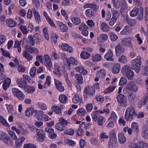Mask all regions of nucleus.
Returning a JSON list of instances; mask_svg holds the SVG:
<instances>
[{
    "label": "nucleus",
    "mask_w": 148,
    "mask_h": 148,
    "mask_svg": "<svg viewBox=\"0 0 148 148\" xmlns=\"http://www.w3.org/2000/svg\"><path fill=\"white\" fill-rule=\"evenodd\" d=\"M141 60V57L138 56L136 58L132 60L131 61V67L137 73H138L140 70Z\"/></svg>",
    "instance_id": "obj_1"
},
{
    "label": "nucleus",
    "mask_w": 148,
    "mask_h": 148,
    "mask_svg": "<svg viewBox=\"0 0 148 148\" xmlns=\"http://www.w3.org/2000/svg\"><path fill=\"white\" fill-rule=\"evenodd\" d=\"M123 74L130 79H132L134 75V73L131 70L130 66L129 65L124 66L121 69Z\"/></svg>",
    "instance_id": "obj_2"
},
{
    "label": "nucleus",
    "mask_w": 148,
    "mask_h": 148,
    "mask_svg": "<svg viewBox=\"0 0 148 148\" xmlns=\"http://www.w3.org/2000/svg\"><path fill=\"white\" fill-rule=\"evenodd\" d=\"M136 115L135 109L133 107H129L125 110V117L127 121H131Z\"/></svg>",
    "instance_id": "obj_3"
},
{
    "label": "nucleus",
    "mask_w": 148,
    "mask_h": 148,
    "mask_svg": "<svg viewBox=\"0 0 148 148\" xmlns=\"http://www.w3.org/2000/svg\"><path fill=\"white\" fill-rule=\"evenodd\" d=\"M16 124L18 125V128H17L16 126H12L11 127V130L13 131H15L18 134H20L21 133L24 136L27 135L29 133V132L27 129H24L23 126L21 125V124L18 122H16Z\"/></svg>",
    "instance_id": "obj_4"
},
{
    "label": "nucleus",
    "mask_w": 148,
    "mask_h": 148,
    "mask_svg": "<svg viewBox=\"0 0 148 148\" xmlns=\"http://www.w3.org/2000/svg\"><path fill=\"white\" fill-rule=\"evenodd\" d=\"M11 90L12 94L18 100L23 101L25 99V95L21 90L16 88H12Z\"/></svg>",
    "instance_id": "obj_5"
},
{
    "label": "nucleus",
    "mask_w": 148,
    "mask_h": 148,
    "mask_svg": "<svg viewBox=\"0 0 148 148\" xmlns=\"http://www.w3.org/2000/svg\"><path fill=\"white\" fill-rule=\"evenodd\" d=\"M114 6L116 8L119 7L121 8V10L126 9L127 7V5L125 0H112Z\"/></svg>",
    "instance_id": "obj_6"
},
{
    "label": "nucleus",
    "mask_w": 148,
    "mask_h": 148,
    "mask_svg": "<svg viewBox=\"0 0 148 148\" xmlns=\"http://www.w3.org/2000/svg\"><path fill=\"white\" fill-rule=\"evenodd\" d=\"M112 17L109 22V25L111 26H113L118 19L119 16V13L117 10L113 8L111 9Z\"/></svg>",
    "instance_id": "obj_7"
},
{
    "label": "nucleus",
    "mask_w": 148,
    "mask_h": 148,
    "mask_svg": "<svg viewBox=\"0 0 148 148\" xmlns=\"http://www.w3.org/2000/svg\"><path fill=\"white\" fill-rule=\"evenodd\" d=\"M119 105L122 107H126L128 106V102L126 97L124 95L120 94L116 98Z\"/></svg>",
    "instance_id": "obj_8"
},
{
    "label": "nucleus",
    "mask_w": 148,
    "mask_h": 148,
    "mask_svg": "<svg viewBox=\"0 0 148 148\" xmlns=\"http://www.w3.org/2000/svg\"><path fill=\"white\" fill-rule=\"evenodd\" d=\"M128 148H148V145L143 142H139L137 144L132 142L129 144Z\"/></svg>",
    "instance_id": "obj_9"
},
{
    "label": "nucleus",
    "mask_w": 148,
    "mask_h": 148,
    "mask_svg": "<svg viewBox=\"0 0 148 148\" xmlns=\"http://www.w3.org/2000/svg\"><path fill=\"white\" fill-rule=\"evenodd\" d=\"M37 140L42 142L45 138V133L41 129H37L36 130Z\"/></svg>",
    "instance_id": "obj_10"
},
{
    "label": "nucleus",
    "mask_w": 148,
    "mask_h": 148,
    "mask_svg": "<svg viewBox=\"0 0 148 148\" xmlns=\"http://www.w3.org/2000/svg\"><path fill=\"white\" fill-rule=\"evenodd\" d=\"M126 88L130 91L136 92L138 90V87L134 82L130 81L127 84Z\"/></svg>",
    "instance_id": "obj_11"
},
{
    "label": "nucleus",
    "mask_w": 148,
    "mask_h": 148,
    "mask_svg": "<svg viewBox=\"0 0 148 148\" xmlns=\"http://www.w3.org/2000/svg\"><path fill=\"white\" fill-rule=\"evenodd\" d=\"M132 40V38L130 37L123 39L121 42L124 46L133 48Z\"/></svg>",
    "instance_id": "obj_12"
},
{
    "label": "nucleus",
    "mask_w": 148,
    "mask_h": 148,
    "mask_svg": "<svg viewBox=\"0 0 148 148\" xmlns=\"http://www.w3.org/2000/svg\"><path fill=\"white\" fill-rule=\"evenodd\" d=\"M142 136L145 139L148 138V125H143L141 128Z\"/></svg>",
    "instance_id": "obj_13"
},
{
    "label": "nucleus",
    "mask_w": 148,
    "mask_h": 148,
    "mask_svg": "<svg viewBox=\"0 0 148 148\" xmlns=\"http://www.w3.org/2000/svg\"><path fill=\"white\" fill-rule=\"evenodd\" d=\"M45 66L49 68H52V63L50 57L47 54H45L43 57Z\"/></svg>",
    "instance_id": "obj_14"
},
{
    "label": "nucleus",
    "mask_w": 148,
    "mask_h": 148,
    "mask_svg": "<svg viewBox=\"0 0 148 148\" xmlns=\"http://www.w3.org/2000/svg\"><path fill=\"white\" fill-rule=\"evenodd\" d=\"M95 92V89L92 86H87L84 90V95L92 96Z\"/></svg>",
    "instance_id": "obj_15"
},
{
    "label": "nucleus",
    "mask_w": 148,
    "mask_h": 148,
    "mask_svg": "<svg viewBox=\"0 0 148 148\" xmlns=\"http://www.w3.org/2000/svg\"><path fill=\"white\" fill-rule=\"evenodd\" d=\"M56 23L58 27L62 32H66L68 30V27L65 24L58 21H56Z\"/></svg>",
    "instance_id": "obj_16"
},
{
    "label": "nucleus",
    "mask_w": 148,
    "mask_h": 148,
    "mask_svg": "<svg viewBox=\"0 0 148 148\" xmlns=\"http://www.w3.org/2000/svg\"><path fill=\"white\" fill-rule=\"evenodd\" d=\"M54 81L57 89L60 91L63 92L64 90V88L62 86L61 82L56 79H54Z\"/></svg>",
    "instance_id": "obj_17"
},
{
    "label": "nucleus",
    "mask_w": 148,
    "mask_h": 148,
    "mask_svg": "<svg viewBox=\"0 0 148 148\" xmlns=\"http://www.w3.org/2000/svg\"><path fill=\"white\" fill-rule=\"evenodd\" d=\"M25 138L24 136H21L15 140V145L18 148H20L22 145L23 142L25 140Z\"/></svg>",
    "instance_id": "obj_18"
},
{
    "label": "nucleus",
    "mask_w": 148,
    "mask_h": 148,
    "mask_svg": "<svg viewBox=\"0 0 148 148\" xmlns=\"http://www.w3.org/2000/svg\"><path fill=\"white\" fill-rule=\"evenodd\" d=\"M107 51V53L104 56V58H106L107 61H113L114 60L113 58L114 55L112 51L110 49H108Z\"/></svg>",
    "instance_id": "obj_19"
},
{
    "label": "nucleus",
    "mask_w": 148,
    "mask_h": 148,
    "mask_svg": "<svg viewBox=\"0 0 148 148\" xmlns=\"http://www.w3.org/2000/svg\"><path fill=\"white\" fill-rule=\"evenodd\" d=\"M63 108V106L62 105L59 106L52 105L51 107V109L56 114H59L61 113Z\"/></svg>",
    "instance_id": "obj_20"
},
{
    "label": "nucleus",
    "mask_w": 148,
    "mask_h": 148,
    "mask_svg": "<svg viewBox=\"0 0 148 148\" xmlns=\"http://www.w3.org/2000/svg\"><path fill=\"white\" fill-rule=\"evenodd\" d=\"M118 139L121 144H123L126 141V138L124 134L122 132H119L118 135Z\"/></svg>",
    "instance_id": "obj_21"
},
{
    "label": "nucleus",
    "mask_w": 148,
    "mask_h": 148,
    "mask_svg": "<svg viewBox=\"0 0 148 148\" xmlns=\"http://www.w3.org/2000/svg\"><path fill=\"white\" fill-rule=\"evenodd\" d=\"M61 47L63 51H67L69 53H72L73 51L72 48L69 46L68 44L63 43L61 45Z\"/></svg>",
    "instance_id": "obj_22"
},
{
    "label": "nucleus",
    "mask_w": 148,
    "mask_h": 148,
    "mask_svg": "<svg viewBox=\"0 0 148 148\" xmlns=\"http://www.w3.org/2000/svg\"><path fill=\"white\" fill-rule=\"evenodd\" d=\"M16 23L11 18H8L6 21V25L10 27H13L16 25Z\"/></svg>",
    "instance_id": "obj_23"
},
{
    "label": "nucleus",
    "mask_w": 148,
    "mask_h": 148,
    "mask_svg": "<svg viewBox=\"0 0 148 148\" xmlns=\"http://www.w3.org/2000/svg\"><path fill=\"white\" fill-rule=\"evenodd\" d=\"M32 11L34 14L36 21L38 23H39L41 21L40 16L39 13L36 11L34 8H32Z\"/></svg>",
    "instance_id": "obj_24"
},
{
    "label": "nucleus",
    "mask_w": 148,
    "mask_h": 148,
    "mask_svg": "<svg viewBox=\"0 0 148 148\" xmlns=\"http://www.w3.org/2000/svg\"><path fill=\"white\" fill-rule=\"evenodd\" d=\"M54 70L53 71V73L56 75L60 76L61 75V69L58 65L57 63H55L54 66Z\"/></svg>",
    "instance_id": "obj_25"
},
{
    "label": "nucleus",
    "mask_w": 148,
    "mask_h": 148,
    "mask_svg": "<svg viewBox=\"0 0 148 148\" xmlns=\"http://www.w3.org/2000/svg\"><path fill=\"white\" fill-rule=\"evenodd\" d=\"M132 29L131 27L128 26H125L123 29L120 32L121 35H127L130 34L131 32Z\"/></svg>",
    "instance_id": "obj_26"
},
{
    "label": "nucleus",
    "mask_w": 148,
    "mask_h": 148,
    "mask_svg": "<svg viewBox=\"0 0 148 148\" xmlns=\"http://www.w3.org/2000/svg\"><path fill=\"white\" fill-rule=\"evenodd\" d=\"M108 38V36L106 34H100L97 39L98 41L100 42H103L106 41Z\"/></svg>",
    "instance_id": "obj_27"
},
{
    "label": "nucleus",
    "mask_w": 148,
    "mask_h": 148,
    "mask_svg": "<svg viewBox=\"0 0 148 148\" xmlns=\"http://www.w3.org/2000/svg\"><path fill=\"white\" fill-rule=\"evenodd\" d=\"M117 139H110L108 145L110 148H114L116 147L117 145Z\"/></svg>",
    "instance_id": "obj_28"
},
{
    "label": "nucleus",
    "mask_w": 148,
    "mask_h": 148,
    "mask_svg": "<svg viewBox=\"0 0 148 148\" xmlns=\"http://www.w3.org/2000/svg\"><path fill=\"white\" fill-rule=\"evenodd\" d=\"M115 52L117 56L119 55L124 52V49L122 48V46L119 44L115 47Z\"/></svg>",
    "instance_id": "obj_29"
},
{
    "label": "nucleus",
    "mask_w": 148,
    "mask_h": 148,
    "mask_svg": "<svg viewBox=\"0 0 148 148\" xmlns=\"http://www.w3.org/2000/svg\"><path fill=\"white\" fill-rule=\"evenodd\" d=\"M11 83V80L9 78H7L5 80L3 84V89L5 90H7L9 87Z\"/></svg>",
    "instance_id": "obj_30"
},
{
    "label": "nucleus",
    "mask_w": 148,
    "mask_h": 148,
    "mask_svg": "<svg viewBox=\"0 0 148 148\" xmlns=\"http://www.w3.org/2000/svg\"><path fill=\"white\" fill-rule=\"evenodd\" d=\"M76 71L82 73L83 75H85L87 73V71L82 66H79L75 68Z\"/></svg>",
    "instance_id": "obj_31"
},
{
    "label": "nucleus",
    "mask_w": 148,
    "mask_h": 148,
    "mask_svg": "<svg viewBox=\"0 0 148 148\" xmlns=\"http://www.w3.org/2000/svg\"><path fill=\"white\" fill-rule=\"evenodd\" d=\"M131 127L132 130L136 134L139 132V125L137 123L133 122L131 124Z\"/></svg>",
    "instance_id": "obj_32"
},
{
    "label": "nucleus",
    "mask_w": 148,
    "mask_h": 148,
    "mask_svg": "<svg viewBox=\"0 0 148 148\" xmlns=\"http://www.w3.org/2000/svg\"><path fill=\"white\" fill-rule=\"evenodd\" d=\"M23 88L24 91L28 94L32 93L35 91V88L34 87L29 85L25 86Z\"/></svg>",
    "instance_id": "obj_33"
},
{
    "label": "nucleus",
    "mask_w": 148,
    "mask_h": 148,
    "mask_svg": "<svg viewBox=\"0 0 148 148\" xmlns=\"http://www.w3.org/2000/svg\"><path fill=\"white\" fill-rule=\"evenodd\" d=\"M72 101L74 103H77L79 102L80 104H82L83 103L82 98L80 97L79 96L77 95H75L73 97Z\"/></svg>",
    "instance_id": "obj_34"
},
{
    "label": "nucleus",
    "mask_w": 148,
    "mask_h": 148,
    "mask_svg": "<svg viewBox=\"0 0 148 148\" xmlns=\"http://www.w3.org/2000/svg\"><path fill=\"white\" fill-rule=\"evenodd\" d=\"M6 109L8 112L9 114L13 115H15L16 114V111L14 110L13 106L12 105H9L7 106Z\"/></svg>",
    "instance_id": "obj_35"
},
{
    "label": "nucleus",
    "mask_w": 148,
    "mask_h": 148,
    "mask_svg": "<svg viewBox=\"0 0 148 148\" xmlns=\"http://www.w3.org/2000/svg\"><path fill=\"white\" fill-rule=\"evenodd\" d=\"M3 141L7 146H11L13 144L12 140L8 135L5 138L3 139Z\"/></svg>",
    "instance_id": "obj_36"
},
{
    "label": "nucleus",
    "mask_w": 148,
    "mask_h": 148,
    "mask_svg": "<svg viewBox=\"0 0 148 148\" xmlns=\"http://www.w3.org/2000/svg\"><path fill=\"white\" fill-rule=\"evenodd\" d=\"M121 66L120 64L118 63H116L114 64L112 69V72L114 74L118 73L120 69Z\"/></svg>",
    "instance_id": "obj_37"
},
{
    "label": "nucleus",
    "mask_w": 148,
    "mask_h": 148,
    "mask_svg": "<svg viewBox=\"0 0 148 148\" xmlns=\"http://www.w3.org/2000/svg\"><path fill=\"white\" fill-rule=\"evenodd\" d=\"M67 63L69 66H70V64L76 66L78 64V62L73 57H70L67 60Z\"/></svg>",
    "instance_id": "obj_38"
},
{
    "label": "nucleus",
    "mask_w": 148,
    "mask_h": 148,
    "mask_svg": "<svg viewBox=\"0 0 148 148\" xmlns=\"http://www.w3.org/2000/svg\"><path fill=\"white\" fill-rule=\"evenodd\" d=\"M100 29L103 32H108L109 31L110 28L107 24L105 22H103L101 24Z\"/></svg>",
    "instance_id": "obj_39"
},
{
    "label": "nucleus",
    "mask_w": 148,
    "mask_h": 148,
    "mask_svg": "<svg viewBox=\"0 0 148 148\" xmlns=\"http://www.w3.org/2000/svg\"><path fill=\"white\" fill-rule=\"evenodd\" d=\"M44 115V112L42 111L39 110L36 112L35 116L37 119L41 120L42 119Z\"/></svg>",
    "instance_id": "obj_40"
},
{
    "label": "nucleus",
    "mask_w": 148,
    "mask_h": 148,
    "mask_svg": "<svg viewBox=\"0 0 148 148\" xmlns=\"http://www.w3.org/2000/svg\"><path fill=\"white\" fill-rule=\"evenodd\" d=\"M16 82L18 87L21 88H24L25 86H24V84L27 83V82L22 78L17 79Z\"/></svg>",
    "instance_id": "obj_41"
},
{
    "label": "nucleus",
    "mask_w": 148,
    "mask_h": 148,
    "mask_svg": "<svg viewBox=\"0 0 148 148\" xmlns=\"http://www.w3.org/2000/svg\"><path fill=\"white\" fill-rule=\"evenodd\" d=\"M118 61L121 63L126 64L127 63L128 60L126 56L122 55L119 58Z\"/></svg>",
    "instance_id": "obj_42"
},
{
    "label": "nucleus",
    "mask_w": 148,
    "mask_h": 148,
    "mask_svg": "<svg viewBox=\"0 0 148 148\" xmlns=\"http://www.w3.org/2000/svg\"><path fill=\"white\" fill-rule=\"evenodd\" d=\"M71 21L74 25H79L81 22V20L79 18L74 17L71 18Z\"/></svg>",
    "instance_id": "obj_43"
},
{
    "label": "nucleus",
    "mask_w": 148,
    "mask_h": 148,
    "mask_svg": "<svg viewBox=\"0 0 148 148\" xmlns=\"http://www.w3.org/2000/svg\"><path fill=\"white\" fill-rule=\"evenodd\" d=\"M97 122L99 125L102 126L105 122V119L103 116L100 115L97 118Z\"/></svg>",
    "instance_id": "obj_44"
},
{
    "label": "nucleus",
    "mask_w": 148,
    "mask_h": 148,
    "mask_svg": "<svg viewBox=\"0 0 148 148\" xmlns=\"http://www.w3.org/2000/svg\"><path fill=\"white\" fill-rule=\"evenodd\" d=\"M55 128L59 131H62L64 130L66 128L65 126L64 125L60 123H56L55 125Z\"/></svg>",
    "instance_id": "obj_45"
},
{
    "label": "nucleus",
    "mask_w": 148,
    "mask_h": 148,
    "mask_svg": "<svg viewBox=\"0 0 148 148\" xmlns=\"http://www.w3.org/2000/svg\"><path fill=\"white\" fill-rule=\"evenodd\" d=\"M21 41H18L17 40H16L15 42L14 47L18 48V51L19 53H20L21 51Z\"/></svg>",
    "instance_id": "obj_46"
},
{
    "label": "nucleus",
    "mask_w": 148,
    "mask_h": 148,
    "mask_svg": "<svg viewBox=\"0 0 148 148\" xmlns=\"http://www.w3.org/2000/svg\"><path fill=\"white\" fill-rule=\"evenodd\" d=\"M139 12V9L136 7H134L130 12V14L131 17L136 16Z\"/></svg>",
    "instance_id": "obj_47"
},
{
    "label": "nucleus",
    "mask_w": 148,
    "mask_h": 148,
    "mask_svg": "<svg viewBox=\"0 0 148 148\" xmlns=\"http://www.w3.org/2000/svg\"><path fill=\"white\" fill-rule=\"evenodd\" d=\"M108 138V136L105 132H102L100 134V139L101 142L106 141Z\"/></svg>",
    "instance_id": "obj_48"
},
{
    "label": "nucleus",
    "mask_w": 148,
    "mask_h": 148,
    "mask_svg": "<svg viewBox=\"0 0 148 148\" xmlns=\"http://www.w3.org/2000/svg\"><path fill=\"white\" fill-rule=\"evenodd\" d=\"M34 109L31 108H28L26 110L25 115L27 117L31 116L34 113Z\"/></svg>",
    "instance_id": "obj_49"
},
{
    "label": "nucleus",
    "mask_w": 148,
    "mask_h": 148,
    "mask_svg": "<svg viewBox=\"0 0 148 148\" xmlns=\"http://www.w3.org/2000/svg\"><path fill=\"white\" fill-rule=\"evenodd\" d=\"M90 56V54L85 51H83L80 54L81 57L83 59H87Z\"/></svg>",
    "instance_id": "obj_50"
},
{
    "label": "nucleus",
    "mask_w": 148,
    "mask_h": 148,
    "mask_svg": "<svg viewBox=\"0 0 148 148\" xmlns=\"http://www.w3.org/2000/svg\"><path fill=\"white\" fill-rule=\"evenodd\" d=\"M0 122L7 127H10V125L8 123L7 121L1 116H0Z\"/></svg>",
    "instance_id": "obj_51"
},
{
    "label": "nucleus",
    "mask_w": 148,
    "mask_h": 148,
    "mask_svg": "<svg viewBox=\"0 0 148 148\" xmlns=\"http://www.w3.org/2000/svg\"><path fill=\"white\" fill-rule=\"evenodd\" d=\"M99 113L98 110L94 112L91 114V117L93 121L95 122H97V119L99 117Z\"/></svg>",
    "instance_id": "obj_52"
},
{
    "label": "nucleus",
    "mask_w": 148,
    "mask_h": 148,
    "mask_svg": "<svg viewBox=\"0 0 148 148\" xmlns=\"http://www.w3.org/2000/svg\"><path fill=\"white\" fill-rule=\"evenodd\" d=\"M14 4H12L8 7V10H5V14L7 15H10L12 12V10L14 9Z\"/></svg>",
    "instance_id": "obj_53"
},
{
    "label": "nucleus",
    "mask_w": 148,
    "mask_h": 148,
    "mask_svg": "<svg viewBox=\"0 0 148 148\" xmlns=\"http://www.w3.org/2000/svg\"><path fill=\"white\" fill-rule=\"evenodd\" d=\"M92 59L94 62H98L101 60V56L99 54H96L92 56Z\"/></svg>",
    "instance_id": "obj_54"
},
{
    "label": "nucleus",
    "mask_w": 148,
    "mask_h": 148,
    "mask_svg": "<svg viewBox=\"0 0 148 148\" xmlns=\"http://www.w3.org/2000/svg\"><path fill=\"white\" fill-rule=\"evenodd\" d=\"M22 55L23 57L25 58L28 60L30 61L32 59V56L25 51H24Z\"/></svg>",
    "instance_id": "obj_55"
},
{
    "label": "nucleus",
    "mask_w": 148,
    "mask_h": 148,
    "mask_svg": "<svg viewBox=\"0 0 148 148\" xmlns=\"http://www.w3.org/2000/svg\"><path fill=\"white\" fill-rule=\"evenodd\" d=\"M51 77L49 76H48L46 79V81L44 84V87L46 88L49 87L51 84Z\"/></svg>",
    "instance_id": "obj_56"
},
{
    "label": "nucleus",
    "mask_w": 148,
    "mask_h": 148,
    "mask_svg": "<svg viewBox=\"0 0 148 148\" xmlns=\"http://www.w3.org/2000/svg\"><path fill=\"white\" fill-rule=\"evenodd\" d=\"M117 117L116 114L112 112L111 114L110 117L108 119L109 120H111L114 122H116L117 120Z\"/></svg>",
    "instance_id": "obj_57"
},
{
    "label": "nucleus",
    "mask_w": 148,
    "mask_h": 148,
    "mask_svg": "<svg viewBox=\"0 0 148 148\" xmlns=\"http://www.w3.org/2000/svg\"><path fill=\"white\" fill-rule=\"evenodd\" d=\"M148 99V94L146 93L143 97V100L140 101H139V103L140 104L141 106L145 104L147 102Z\"/></svg>",
    "instance_id": "obj_58"
},
{
    "label": "nucleus",
    "mask_w": 148,
    "mask_h": 148,
    "mask_svg": "<svg viewBox=\"0 0 148 148\" xmlns=\"http://www.w3.org/2000/svg\"><path fill=\"white\" fill-rule=\"evenodd\" d=\"M1 51L2 53V55L4 56L8 57L10 59L11 58L10 54L8 51L4 50L2 48L1 49Z\"/></svg>",
    "instance_id": "obj_59"
},
{
    "label": "nucleus",
    "mask_w": 148,
    "mask_h": 148,
    "mask_svg": "<svg viewBox=\"0 0 148 148\" xmlns=\"http://www.w3.org/2000/svg\"><path fill=\"white\" fill-rule=\"evenodd\" d=\"M59 99L60 101L62 103H64L67 101V97L64 95H60Z\"/></svg>",
    "instance_id": "obj_60"
},
{
    "label": "nucleus",
    "mask_w": 148,
    "mask_h": 148,
    "mask_svg": "<svg viewBox=\"0 0 148 148\" xmlns=\"http://www.w3.org/2000/svg\"><path fill=\"white\" fill-rule=\"evenodd\" d=\"M86 16L88 17H91L94 14V12L90 9L86 10L85 12Z\"/></svg>",
    "instance_id": "obj_61"
},
{
    "label": "nucleus",
    "mask_w": 148,
    "mask_h": 148,
    "mask_svg": "<svg viewBox=\"0 0 148 148\" xmlns=\"http://www.w3.org/2000/svg\"><path fill=\"white\" fill-rule=\"evenodd\" d=\"M110 37L111 41H114L118 38V36L114 33L111 32L109 34Z\"/></svg>",
    "instance_id": "obj_62"
},
{
    "label": "nucleus",
    "mask_w": 148,
    "mask_h": 148,
    "mask_svg": "<svg viewBox=\"0 0 148 148\" xmlns=\"http://www.w3.org/2000/svg\"><path fill=\"white\" fill-rule=\"evenodd\" d=\"M106 72L104 69H100L97 71V75L101 77L104 76L106 75Z\"/></svg>",
    "instance_id": "obj_63"
},
{
    "label": "nucleus",
    "mask_w": 148,
    "mask_h": 148,
    "mask_svg": "<svg viewBox=\"0 0 148 148\" xmlns=\"http://www.w3.org/2000/svg\"><path fill=\"white\" fill-rule=\"evenodd\" d=\"M8 132L13 140H15L17 139V136L14 132L11 130H9Z\"/></svg>",
    "instance_id": "obj_64"
}]
</instances>
